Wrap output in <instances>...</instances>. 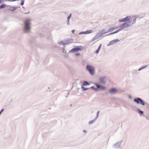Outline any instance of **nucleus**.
<instances>
[{
    "mask_svg": "<svg viewBox=\"0 0 149 149\" xmlns=\"http://www.w3.org/2000/svg\"><path fill=\"white\" fill-rule=\"evenodd\" d=\"M76 55V56H79L80 55L79 53H76L75 54Z\"/></svg>",
    "mask_w": 149,
    "mask_h": 149,
    "instance_id": "21",
    "label": "nucleus"
},
{
    "mask_svg": "<svg viewBox=\"0 0 149 149\" xmlns=\"http://www.w3.org/2000/svg\"><path fill=\"white\" fill-rule=\"evenodd\" d=\"M121 30H122L121 29H120L110 34H114L115 33H116L118 32L119 31H121Z\"/></svg>",
    "mask_w": 149,
    "mask_h": 149,
    "instance_id": "15",
    "label": "nucleus"
},
{
    "mask_svg": "<svg viewBox=\"0 0 149 149\" xmlns=\"http://www.w3.org/2000/svg\"><path fill=\"white\" fill-rule=\"evenodd\" d=\"M120 40L118 39H116L114 40L110 41L109 43L107 45L108 46H109L111 45H113L114 44L116 43L117 42H119Z\"/></svg>",
    "mask_w": 149,
    "mask_h": 149,
    "instance_id": "5",
    "label": "nucleus"
},
{
    "mask_svg": "<svg viewBox=\"0 0 149 149\" xmlns=\"http://www.w3.org/2000/svg\"><path fill=\"white\" fill-rule=\"evenodd\" d=\"M1 0L0 1V3H1Z\"/></svg>",
    "mask_w": 149,
    "mask_h": 149,
    "instance_id": "24",
    "label": "nucleus"
},
{
    "mask_svg": "<svg viewBox=\"0 0 149 149\" xmlns=\"http://www.w3.org/2000/svg\"><path fill=\"white\" fill-rule=\"evenodd\" d=\"M92 32H93L92 30H89L86 31H85L81 32L79 34L82 33V34H87L90 33Z\"/></svg>",
    "mask_w": 149,
    "mask_h": 149,
    "instance_id": "9",
    "label": "nucleus"
},
{
    "mask_svg": "<svg viewBox=\"0 0 149 149\" xmlns=\"http://www.w3.org/2000/svg\"><path fill=\"white\" fill-rule=\"evenodd\" d=\"M95 84L96 85L97 88H99L100 90H104L105 89V88L104 86H100V85H98V84Z\"/></svg>",
    "mask_w": 149,
    "mask_h": 149,
    "instance_id": "8",
    "label": "nucleus"
},
{
    "mask_svg": "<svg viewBox=\"0 0 149 149\" xmlns=\"http://www.w3.org/2000/svg\"><path fill=\"white\" fill-rule=\"evenodd\" d=\"M141 69H139V70H141Z\"/></svg>",
    "mask_w": 149,
    "mask_h": 149,
    "instance_id": "25",
    "label": "nucleus"
},
{
    "mask_svg": "<svg viewBox=\"0 0 149 149\" xmlns=\"http://www.w3.org/2000/svg\"><path fill=\"white\" fill-rule=\"evenodd\" d=\"M81 50L80 48L79 47L76 48H74L72 49V51L73 52H77L79 50Z\"/></svg>",
    "mask_w": 149,
    "mask_h": 149,
    "instance_id": "11",
    "label": "nucleus"
},
{
    "mask_svg": "<svg viewBox=\"0 0 149 149\" xmlns=\"http://www.w3.org/2000/svg\"><path fill=\"white\" fill-rule=\"evenodd\" d=\"M6 5L5 4H2L0 6V9L4 8L5 7H6Z\"/></svg>",
    "mask_w": 149,
    "mask_h": 149,
    "instance_id": "13",
    "label": "nucleus"
},
{
    "mask_svg": "<svg viewBox=\"0 0 149 149\" xmlns=\"http://www.w3.org/2000/svg\"><path fill=\"white\" fill-rule=\"evenodd\" d=\"M139 111H140V113H143V111H140V110H139Z\"/></svg>",
    "mask_w": 149,
    "mask_h": 149,
    "instance_id": "23",
    "label": "nucleus"
},
{
    "mask_svg": "<svg viewBox=\"0 0 149 149\" xmlns=\"http://www.w3.org/2000/svg\"><path fill=\"white\" fill-rule=\"evenodd\" d=\"M86 69L88 70L90 74L92 75L94 74V68L92 66L87 65L86 66Z\"/></svg>",
    "mask_w": 149,
    "mask_h": 149,
    "instance_id": "2",
    "label": "nucleus"
},
{
    "mask_svg": "<svg viewBox=\"0 0 149 149\" xmlns=\"http://www.w3.org/2000/svg\"><path fill=\"white\" fill-rule=\"evenodd\" d=\"M99 80L100 83L104 84L106 82V79L104 77H101L99 78Z\"/></svg>",
    "mask_w": 149,
    "mask_h": 149,
    "instance_id": "7",
    "label": "nucleus"
},
{
    "mask_svg": "<svg viewBox=\"0 0 149 149\" xmlns=\"http://www.w3.org/2000/svg\"><path fill=\"white\" fill-rule=\"evenodd\" d=\"M101 45H100L98 48V49H97L96 51H95V53L97 54L99 53L100 50V49L101 48Z\"/></svg>",
    "mask_w": 149,
    "mask_h": 149,
    "instance_id": "14",
    "label": "nucleus"
},
{
    "mask_svg": "<svg viewBox=\"0 0 149 149\" xmlns=\"http://www.w3.org/2000/svg\"><path fill=\"white\" fill-rule=\"evenodd\" d=\"M4 110V109H2L1 111L0 112V115L1 114V113Z\"/></svg>",
    "mask_w": 149,
    "mask_h": 149,
    "instance_id": "20",
    "label": "nucleus"
},
{
    "mask_svg": "<svg viewBox=\"0 0 149 149\" xmlns=\"http://www.w3.org/2000/svg\"><path fill=\"white\" fill-rule=\"evenodd\" d=\"M131 19V17L130 16H127L125 18L120 19L119 21L120 22H126L128 21Z\"/></svg>",
    "mask_w": 149,
    "mask_h": 149,
    "instance_id": "6",
    "label": "nucleus"
},
{
    "mask_svg": "<svg viewBox=\"0 0 149 149\" xmlns=\"http://www.w3.org/2000/svg\"><path fill=\"white\" fill-rule=\"evenodd\" d=\"M84 83H85L86 84H84V85H89V84L86 82H85Z\"/></svg>",
    "mask_w": 149,
    "mask_h": 149,
    "instance_id": "18",
    "label": "nucleus"
},
{
    "mask_svg": "<svg viewBox=\"0 0 149 149\" xmlns=\"http://www.w3.org/2000/svg\"><path fill=\"white\" fill-rule=\"evenodd\" d=\"M134 102L137 104H140L143 105H145V103L140 98H138L136 99H134Z\"/></svg>",
    "mask_w": 149,
    "mask_h": 149,
    "instance_id": "4",
    "label": "nucleus"
},
{
    "mask_svg": "<svg viewBox=\"0 0 149 149\" xmlns=\"http://www.w3.org/2000/svg\"><path fill=\"white\" fill-rule=\"evenodd\" d=\"M86 89H85V90H86Z\"/></svg>",
    "mask_w": 149,
    "mask_h": 149,
    "instance_id": "26",
    "label": "nucleus"
},
{
    "mask_svg": "<svg viewBox=\"0 0 149 149\" xmlns=\"http://www.w3.org/2000/svg\"><path fill=\"white\" fill-rule=\"evenodd\" d=\"M74 31H74V30H72V32L73 33H74Z\"/></svg>",
    "mask_w": 149,
    "mask_h": 149,
    "instance_id": "22",
    "label": "nucleus"
},
{
    "mask_svg": "<svg viewBox=\"0 0 149 149\" xmlns=\"http://www.w3.org/2000/svg\"><path fill=\"white\" fill-rule=\"evenodd\" d=\"M71 17V15L70 14L68 17V19L69 20V19Z\"/></svg>",
    "mask_w": 149,
    "mask_h": 149,
    "instance_id": "17",
    "label": "nucleus"
},
{
    "mask_svg": "<svg viewBox=\"0 0 149 149\" xmlns=\"http://www.w3.org/2000/svg\"><path fill=\"white\" fill-rule=\"evenodd\" d=\"M129 25L127 23H125L123 24L122 26L123 27H126L128 26Z\"/></svg>",
    "mask_w": 149,
    "mask_h": 149,
    "instance_id": "12",
    "label": "nucleus"
},
{
    "mask_svg": "<svg viewBox=\"0 0 149 149\" xmlns=\"http://www.w3.org/2000/svg\"><path fill=\"white\" fill-rule=\"evenodd\" d=\"M117 92V89L115 88H112L109 91V92L110 93H114Z\"/></svg>",
    "mask_w": 149,
    "mask_h": 149,
    "instance_id": "10",
    "label": "nucleus"
},
{
    "mask_svg": "<svg viewBox=\"0 0 149 149\" xmlns=\"http://www.w3.org/2000/svg\"><path fill=\"white\" fill-rule=\"evenodd\" d=\"M30 20L29 19H27L25 20L24 21L25 29V30L27 31H29L30 29Z\"/></svg>",
    "mask_w": 149,
    "mask_h": 149,
    "instance_id": "1",
    "label": "nucleus"
},
{
    "mask_svg": "<svg viewBox=\"0 0 149 149\" xmlns=\"http://www.w3.org/2000/svg\"><path fill=\"white\" fill-rule=\"evenodd\" d=\"M118 27L117 26L111 27L107 31H106L105 30H103L102 31V33L103 34H105L106 33L111 32L115 29H117Z\"/></svg>",
    "mask_w": 149,
    "mask_h": 149,
    "instance_id": "3",
    "label": "nucleus"
},
{
    "mask_svg": "<svg viewBox=\"0 0 149 149\" xmlns=\"http://www.w3.org/2000/svg\"><path fill=\"white\" fill-rule=\"evenodd\" d=\"M24 1H22L21 3V5H23L24 4Z\"/></svg>",
    "mask_w": 149,
    "mask_h": 149,
    "instance_id": "19",
    "label": "nucleus"
},
{
    "mask_svg": "<svg viewBox=\"0 0 149 149\" xmlns=\"http://www.w3.org/2000/svg\"><path fill=\"white\" fill-rule=\"evenodd\" d=\"M100 37V36L98 35V34H97L94 38L93 39L94 40H96L98 38Z\"/></svg>",
    "mask_w": 149,
    "mask_h": 149,
    "instance_id": "16",
    "label": "nucleus"
}]
</instances>
